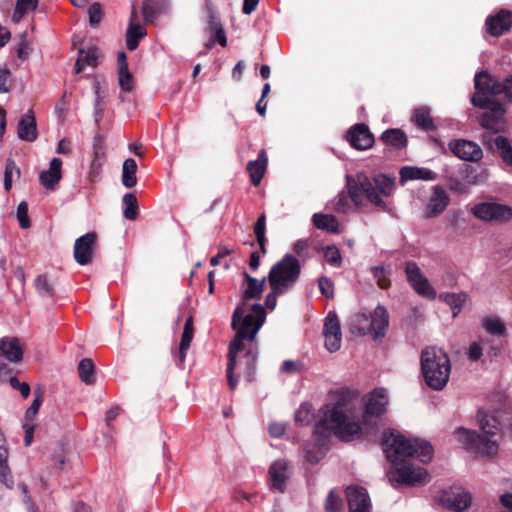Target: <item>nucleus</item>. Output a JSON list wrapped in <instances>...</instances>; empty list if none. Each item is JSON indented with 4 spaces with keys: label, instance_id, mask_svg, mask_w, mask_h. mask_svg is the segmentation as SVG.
<instances>
[{
    "label": "nucleus",
    "instance_id": "obj_1",
    "mask_svg": "<svg viewBox=\"0 0 512 512\" xmlns=\"http://www.w3.org/2000/svg\"><path fill=\"white\" fill-rule=\"evenodd\" d=\"M362 420L358 419L355 394L341 392L334 403L326 406L321 424L339 439L349 442L375 431L378 419L388 406L387 391L377 388L363 397Z\"/></svg>",
    "mask_w": 512,
    "mask_h": 512
},
{
    "label": "nucleus",
    "instance_id": "obj_2",
    "mask_svg": "<svg viewBox=\"0 0 512 512\" xmlns=\"http://www.w3.org/2000/svg\"><path fill=\"white\" fill-rule=\"evenodd\" d=\"M383 450L392 464L391 473L398 483L416 486L426 484L430 477L426 469L416 467L407 458H417L423 463L432 459L431 444L419 438H406L400 433L391 431L383 437Z\"/></svg>",
    "mask_w": 512,
    "mask_h": 512
},
{
    "label": "nucleus",
    "instance_id": "obj_3",
    "mask_svg": "<svg viewBox=\"0 0 512 512\" xmlns=\"http://www.w3.org/2000/svg\"><path fill=\"white\" fill-rule=\"evenodd\" d=\"M346 180L349 196L356 206L363 205L367 199L376 206L386 208L381 197L390 196L395 188L394 178L384 174H379L371 180L364 173H357L355 176L348 175Z\"/></svg>",
    "mask_w": 512,
    "mask_h": 512
},
{
    "label": "nucleus",
    "instance_id": "obj_4",
    "mask_svg": "<svg viewBox=\"0 0 512 512\" xmlns=\"http://www.w3.org/2000/svg\"><path fill=\"white\" fill-rule=\"evenodd\" d=\"M301 271L299 260L291 254L285 255L274 264L268 274V282L271 292L267 294L265 306L274 310L277 304V296L287 293L297 282Z\"/></svg>",
    "mask_w": 512,
    "mask_h": 512
},
{
    "label": "nucleus",
    "instance_id": "obj_5",
    "mask_svg": "<svg viewBox=\"0 0 512 512\" xmlns=\"http://www.w3.org/2000/svg\"><path fill=\"white\" fill-rule=\"evenodd\" d=\"M266 312L261 305H254L251 313L247 315L241 327L239 328L235 338L229 345L228 364H227V380L230 389L234 390L237 386L238 379L233 376V370L236 366V357L242 349V341L248 339L254 340L258 331L264 324Z\"/></svg>",
    "mask_w": 512,
    "mask_h": 512
},
{
    "label": "nucleus",
    "instance_id": "obj_6",
    "mask_svg": "<svg viewBox=\"0 0 512 512\" xmlns=\"http://www.w3.org/2000/svg\"><path fill=\"white\" fill-rule=\"evenodd\" d=\"M475 94L471 103L482 109L491 108L498 112L502 111L501 104L491 101L490 96L504 94L505 98L512 101V76L500 82L485 71L477 73L474 78Z\"/></svg>",
    "mask_w": 512,
    "mask_h": 512
},
{
    "label": "nucleus",
    "instance_id": "obj_7",
    "mask_svg": "<svg viewBox=\"0 0 512 512\" xmlns=\"http://www.w3.org/2000/svg\"><path fill=\"white\" fill-rule=\"evenodd\" d=\"M480 427L483 435L465 428H459L455 432L456 439L464 447L474 450L486 456H493L497 452V441L492 439L497 433L494 417L485 415L480 419Z\"/></svg>",
    "mask_w": 512,
    "mask_h": 512
},
{
    "label": "nucleus",
    "instance_id": "obj_8",
    "mask_svg": "<svg viewBox=\"0 0 512 512\" xmlns=\"http://www.w3.org/2000/svg\"><path fill=\"white\" fill-rule=\"evenodd\" d=\"M421 370L426 384L433 390H442L450 376L448 355L439 348L428 347L421 354Z\"/></svg>",
    "mask_w": 512,
    "mask_h": 512
},
{
    "label": "nucleus",
    "instance_id": "obj_9",
    "mask_svg": "<svg viewBox=\"0 0 512 512\" xmlns=\"http://www.w3.org/2000/svg\"><path fill=\"white\" fill-rule=\"evenodd\" d=\"M389 326V316L386 308L378 305L373 313L359 312L354 315L351 323L353 333L365 335L374 334V338L383 337Z\"/></svg>",
    "mask_w": 512,
    "mask_h": 512
},
{
    "label": "nucleus",
    "instance_id": "obj_10",
    "mask_svg": "<svg viewBox=\"0 0 512 512\" xmlns=\"http://www.w3.org/2000/svg\"><path fill=\"white\" fill-rule=\"evenodd\" d=\"M244 281L242 283L243 301L236 307L232 316V328L239 330L244 318L251 313L253 304L249 309L247 308L246 301L250 299H259L263 293L266 278L258 280L250 276L247 272H243Z\"/></svg>",
    "mask_w": 512,
    "mask_h": 512
},
{
    "label": "nucleus",
    "instance_id": "obj_11",
    "mask_svg": "<svg viewBox=\"0 0 512 512\" xmlns=\"http://www.w3.org/2000/svg\"><path fill=\"white\" fill-rule=\"evenodd\" d=\"M404 270L410 286L418 295L430 300L436 298L435 289L430 285L428 279L415 262H406Z\"/></svg>",
    "mask_w": 512,
    "mask_h": 512
},
{
    "label": "nucleus",
    "instance_id": "obj_12",
    "mask_svg": "<svg viewBox=\"0 0 512 512\" xmlns=\"http://www.w3.org/2000/svg\"><path fill=\"white\" fill-rule=\"evenodd\" d=\"M472 214L484 221H507L512 218V208L498 203L484 202L472 208Z\"/></svg>",
    "mask_w": 512,
    "mask_h": 512
},
{
    "label": "nucleus",
    "instance_id": "obj_13",
    "mask_svg": "<svg viewBox=\"0 0 512 512\" xmlns=\"http://www.w3.org/2000/svg\"><path fill=\"white\" fill-rule=\"evenodd\" d=\"M323 336L325 347L330 353L336 352L341 348V326L339 318L334 311H330L324 320Z\"/></svg>",
    "mask_w": 512,
    "mask_h": 512
},
{
    "label": "nucleus",
    "instance_id": "obj_14",
    "mask_svg": "<svg viewBox=\"0 0 512 512\" xmlns=\"http://www.w3.org/2000/svg\"><path fill=\"white\" fill-rule=\"evenodd\" d=\"M451 153L457 158L468 162H479L483 158L482 148L475 142L465 139H454L448 144Z\"/></svg>",
    "mask_w": 512,
    "mask_h": 512
},
{
    "label": "nucleus",
    "instance_id": "obj_15",
    "mask_svg": "<svg viewBox=\"0 0 512 512\" xmlns=\"http://www.w3.org/2000/svg\"><path fill=\"white\" fill-rule=\"evenodd\" d=\"M96 241L95 233H87L75 241L74 258L78 264L87 265L92 261Z\"/></svg>",
    "mask_w": 512,
    "mask_h": 512
},
{
    "label": "nucleus",
    "instance_id": "obj_16",
    "mask_svg": "<svg viewBox=\"0 0 512 512\" xmlns=\"http://www.w3.org/2000/svg\"><path fill=\"white\" fill-rule=\"evenodd\" d=\"M349 512H371V500L365 488L349 486L346 490Z\"/></svg>",
    "mask_w": 512,
    "mask_h": 512
},
{
    "label": "nucleus",
    "instance_id": "obj_17",
    "mask_svg": "<svg viewBox=\"0 0 512 512\" xmlns=\"http://www.w3.org/2000/svg\"><path fill=\"white\" fill-rule=\"evenodd\" d=\"M449 204V196L441 186H434L432 195L424 211L425 218H434L442 214Z\"/></svg>",
    "mask_w": 512,
    "mask_h": 512
},
{
    "label": "nucleus",
    "instance_id": "obj_18",
    "mask_svg": "<svg viewBox=\"0 0 512 512\" xmlns=\"http://www.w3.org/2000/svg\"><path fill=\"white\" fill-rule=\"evenodd\" d=\"M485 25L489 34L500 36L511 28L512 12L502 9L497 14L487 18Z\"/></svg>",
    "mask_w": 512,
    "mask_h": 512
},
{
    "label": "nucleus",
    "instance_id": "obj_19",
    "mask_svg": "<svg viewBox=\"0 0 512 512\" xmlns=\"http://www.w3.org/2000/svg\"><path fill=\"white\" fill-rule=\"evenodd\" d=\"M347 140L352 147L358 150H365L373 145L374 138L368 127L364 124H357L347 133Z\"/></svg>",
    "mask_w": 512,
    "mask_h": 512
},
{
    "label": "nucleus",
    "instance_id": "obj_20",
    "mask_svg": "<svg viewBox=\"0 0 512 512\" xmlns=\"http://www.w3.org/2000/svg\"><path fill=\"white\" fill-rule=\"evenodd\" d=\"M62 178V161L59 158H53L49 169L44 170L39 175L40 183L48 190H54Z\"/></svg>",
    "mask_w": 512,
    "mask_h": 512
},
{
    "label": "nucleus",
    "instance_id": "obj_21",
    "mask_svg": "<svg viewBox=\"0 0 512 512\" xmlns=\"http://www.w3.org/2000/svg\"><path fill=\"white\" fill-rule=\"evenodd\" d=\"M138 14L136 9L133 7L130 15V23L126 32V45L130 51L135 50L141 38L146 35V30L138 23Z\"/></svg>",
    "mask_w": 512,
    "mask_h": 512
},
{
    "label": "nucleus",
    "instance_id": "obj_22",
    "mask_svg": "<svg viewBox=\"0 0 512 512\" xmlns=\"http://www.w3.org/2000/svg\"><path fill=\"white\" fill-rule=\"evenodd\" d=\"M271 487L279 492H284L285 482L288 479V462L278 460L274 462L269 469Z\"/></svg>",
    "mask_w": 512,
    "mask_h": 512
},
{
    "label": "nucleus",
    "instance_id": "obj_23",
    "mask_svg": "<svg viewBox=\"0 0 512 512\" xmlns=\"http://www.w3.org/2000/svg\"><path fill=\"white\" fill-rule=\"evenodd\" d=\"M0 350L10 362H20L23 358V350L20 340L15 337H4L0 341Z\"/></svg>",
    "mask_w": 512,
    "mask_h": 512
},
{
    "label": "nucleus",
    "instance_id": "obj_24",
    "mask_svg": "<svg viewBox=\"0 0 512 512\" xmlns=\"http://www.w3.org/2000/svg\"><path fill=\"white\" fill-rule=\"evenodd\" d=\"M18 137L29 142L36 140V121L32 110H29L21 117L18 124Z\"/></svg>",
    "mask_w": 512,
    "mask_h": 512
},
{
    "label": "nucleus",
    "instance_id": "obj_25",
    "mask_svg": "<svg viewBox=\"0 0 512 512\" xmlns=\"http://www.w3.org/2000/svg\"><path fill=\"white\" fill-rule=\"evenodd\" d=\"M267 161L266 152L262 149L258 155V159L248 162L247 170L254 186H258L260 184L266 171Z\"/></svg>",
    "mask_w": 512,
    "mask_h": 512
},
{
    "label": "nucleus",
    "instance_id": "obj_26",
    "mask_svg": "<svg viewBox=\"0 0 512 512\" xmlns=\"http://www.w3.org/2000/svg\"><path fill=\"white\" fill-rule=\"evenodd\" d=\"M402 181L407 180H425L432 181L436 179V173L430 169L414 166H405L400 170Z\"/></svg>",
    "mask_w": 512,
    "mask_h": 512
},
{
    "label": "nucleus",
    "instance_id": "obj_27",
    "mask_svg": "<svg viewBox=\"0 0 512 512\" xmlns=\"http://www.w3.org/2000/svg\"><path fill=\"white\" fill-rule=\"evenodd\" d=\"M440 300L450 306L453 312V317H456L461 311L463 305L468 300V295L465 292L459 293H441L439 295Z\"/></svg>",
    "mask_w": 512,
    "mask_h": 512
},
{
    "label": "nucleus",
    "instance_id": "obj_28",
    "mask_svg": "<svg viewBox=\"0 0 512 512\" xmlns=\"http://www.w3.org/2000/svg\"><path fill=\"white\" fill-rule=\"evenodd\" d=\"M471 495L469 492L464 490H459L458 492L453 493L446 499L447 505L449 508L453 509L457 512H463L471 505Z\"/></svg>",
    "mask_w": 512,
    "mask_h": 512
},
{
    "label": "nucleus",
    "instance_id": "obj_29",
    "mask_svg": "<svg viewBox=\"0 0 512 512\" xmlns=\"http://www.w3.org/2000/svg\"><path fill=\"white\" fill-rule=\"evenodd\" d=\"M313 224L320 230H326L332 233L339 232V223L336 217L331 214L315 213L313 215Z\"/></svg>",
    "mask_w": 512,
    "mask_h": 512
},
{
    "label": "nucleus",
    "instance_id": "obj_30",
    "mask_svg": "<svg viewBox=\"0 0 512 512\" xmlns=\"http://www.w3.org/2000/svg\"><path fill=\"white\" fill-rule=\"evenodd\" d=\"M381 139L388 146L401 149L407 145V137L400 129H389L383 132Z\"/></svg>",
    "mask_w": 512,
    "mask_h": 512
},
{
    "label": "nucleus",
    "instance_id": "obj_31",
    "mask_svg": "<svg viewBox=\"0 0 512 512\" xmlns=\"http://www.w3.org/2000/svg\"><path fill=\"white\" fill-rule=\"evenodd\" d=\"M138 166L133 158H127L122 166V184L126 188H132L137 184V172Z\"/></svg>",
    "mask_w": 512,
    "mask_h": 512
},
{
    "label": "nucleus",
    "instance_id": "obj_32",
    "mask_svg": "<svg viewBox=\"0 0 512 512\" xmlns=\"http://www.w3.org/2000/svg\"><path fill=\"white\" fill-rule=\"evenodd\" d=\"M98 58V51L96 49L84 50L81 49L79 51V56L75 63L74 71L75 73H80L87 66H96Z\"/></svg>",
    "mask_w": 512,
    "mask_h": 512
},
{
    "label": "nucleus",
    "instance_id": "obj_33",
    "mask_svg": "<svg viewBox=\"0 0 512 512\" xmlns=\"http://www.w3.org/2000/svg\"><path fill=\"white\" fill-rule=\"evenodd\" d=\"M0 482L4 483L7 487H12L11 471L8 466V451L5 443L0 439Z\"/></svg>",
    "mask_w": 512,
    "mask_h": 512
},
{
    "label": "nucleus",
    "instance_id": "obj_34",
    "mask_svg": "<svg viewBox=\"0 0 512 512\" xmlns=\"http://www.w3.org/2000/svg\"><path fill=\"white\" fill-rule=\"evenodd\" d=\"M412 119L414 123L423 130L429 131L435 128L433 119L430 115V109L427 107H420L416 109Z\"/></svg>",
    "mask_w": 512,
    "mask_h": 512
},
{
    "label": "nucleus",
    "instance_id": "obj_35",
    "mask_svg": "<svg viewBox=\"0 0 512 512\" xmlns=\"http://www.w3.org/2000/svg\"><path fill=\"white\" fill-rule=\"evenodd\" d=\"M93 90L95 94V101H94V118L95 121L98 123L104 113L105 104L104 99L106 97V91L102 89L100 83L98 81H95L93 84Z\"/></svg>",
    "mask_w": 512,
    "mask_h": 512
},
{
    "label": "nucleus",
    "instance_id": "obj_36",
    "mask_svg": "<svg viewBox=\"0 0 512 512\" xmlns=\"http://www.w3.org/2000/svg\"><path fill=\"white\" fill-rule=\"evenodd\" d=\"M495 147L503 162L512 167V146L508 139L503 136H497L494 140Z\"/></svg>",
    "mask_w": 512,
    "mask_h": 512
},
{
    "label": "nucleus",
    "instance_id": "obj_37",
    "mask_svg": "<svg viewBox=\"0 0 512 512\" xmlns=\"http://www.w3.org/2000/svg\"><path fill=\"white\" fill-rule=\"evenodd\" d=\"M37 6L38 0H16L12 20L19 23L29 11L35 10Z\"/></svg>",
    "mask_w": 512,
    "mask_h": 512
},
{
    "label": "nucleus",
    "instance_id": "obj_38",
    "mask_svg": "<svg viewBox=\"0 0 512 512\" xmlns=\"http://www.w3.org/2000/svg\"><path fill=\"white\" fill-rule=\"evenodd\" d=\"M208 25L211 33L213 34V41L218 42L222 47L227 45V38L223 26L217 16H211L208 20Z\"/></svg>",
    "mask_w": 512,
    "mask_h": 512
},
{
    "label": "nucleus",
    "instance_id": "obj_39",
    "mask_svg": "<svg viewBox=\"0 0 512 512\" xmlns=\"http://www.w3.org/2000/svg\"><path fill=\"white\" fill-rule=\"evenodd\" d=\"M371 273L381 289H386L390 286V280L388 278L391 273L390 267L385 265L373 266L371 267Z\"/></svg>",
    "mask_w": 512,
    "mask_h": 512
},
{
    "label": "nucleus",
    "instance_id": "obj_40",
    "mask_svg": "<svg viewBox=\"0 0 512 512\" xmlns=\"http://www.w3.org/2000/svg\"><path fill=\"white\" fill-rule=\"evenodd\" d=\"M78 373L80 379L86 383L91 384L94 380V364L91 359H82L78 365Z\"/></svg>",
    "mask_w": 512,
    "mask_h": 512
},
{
    "label": "nucleus",
    "instance_id": "obj_41",
    "mask_svg": "<svg viewBox=\"0 0 512 512\" xmlns=\"http://www.w3.org/2000/svg\"><path fill=\"white\" fill-rule=\"evenodd\" d=\"M483 328L490 334L501 336L505 332V326L498 318L487 317L482 321Z\"/></svg>",
    "mask_w": 512,
    "mask_h": 512
},
{
    "label": "nucleus",
    "instance_id": "obj_42",
    "mask_svg": "<svg viewBox=\"0 0 512 512\" xmlns=\"http://www.w3.org/2000/svg\"><path fill=\"white\" fill-rule=\"evenodd\" d=\"M20 176V170L16 166L15 162L11 159L6 161L5 173H4V187L7 191L12 188L13 179Z\"/></svg>",
    "mask_w": 512,
    "mask_h": 512
},
{
    "label": "nucleus",
    "instance_id": "obj_43",
    "mask_svg": "<svg viewBox=\"0 0 512 512\" xmlns=\"http://www.w3.org/2000/svg\"><path fill=\"white\" fill-rule=\"evenodd\" d=\"M123 203L126 206L123 211L124 217L129 220H134L138 214L136 197L131 193L125 194L123 197Z\"/></svg>",
    "mask_w": 512,
    "mask_h": 512
},
{
    "label": "nucleus",
    "instance_id": "obj_44",
    "mask_svg": "<svg viewBox=\"0 0 512 512\" xmlns=\"http://www.w3.org/2000/svg\"><path fill=\"white\" fill-rule=\"evenodd\" d=\"M265 228H266V218H265V215H261L258 218L257 222L255 223L254 233L256 235L257 242L259 243L262 253L266 252V250H265V242H266Z\"/></svg>",
    "mask_w": 512,
    "mask_h": 512
},
{
    "label": "nucleus",
    "instance_id": "obj_45",
    "mask_svg": "<svg viewBox=\"0 0 512 512\" xmlns=\"http://www.w3.org/2000/svg\"><path fill=\"white\" fill-rule=\"evenodd\" d=\"M105 150H106V147H105L104 138L101 135L95 136L94 142H93L92 161L104 163Z\"/></svg>",
    "mask_w": 512,
    "mask_h": 512
},
{
    "label": "nucleus",
    "instance_id": "obj_46",
    "mask_svg": "<svg viewBox=\"0 0 512 512\" xmlns=\"http://www.w3.org/2000/svg\"><path fill=\"white\" fill-rule=\"evenodd\" d=\"M118 80L123 91H132L134 87V79L128 68L123 67V70H118Z\"/></svg>",
    "mask_w": 512,
    "mask_h": 512
},
{
    "label": "nucleus",
    "instance_id": "obj_47",
    "mask_svg": "<svg viewBox=\"0 0 512 512\" xmlns=\"http://www.w3.org/2000/svg\"><path fill=\"white\" fill-rule=\"evenodd\" d=\"M194 332L191 331H184L181 336L180 346H179V362L180 364L184 363L186 358V352L190 347V344L193 339Z\"/></svg>",
    "mask_w": 512,
    "mask_h": 512
},
{
    "label": "nucleus",
    "instance_id": "obj_48",
    "mask_svg": "<svg viewBox=\"0 0 512 512\" xmlns=\"http://www.w3.org/2000/svg\"><path fill=\"white\" fill-rule=\"evenodd\" d=\"M480 124L482 127L490 129L493 132H498L500 130L499 117L493 113L483 114L480 120Z\"/></svg>",
    "mask_w": 512,
    "mask_h": 512
},
{
    "label": "nucleus",
    "instance_id": "obj_49",
    "mask_svg": "<svg viewBox=\"0 0 512 512\" xmlns=\"http://www.w3.org/2000/svg\"><path fill=\"white\" fill-rule=\"evenodd\" d=\"M35 286L38 293L42 296H52L54 289L45 275H40L35 280Z\"/></svg>",
    "mask_w": 512,
    "mask_h": 512
},
{
    "label": "nucleus",
    "instance_id": "obj_50",
    "mask_svg": "<svg viewBox=\"0 0 512 512\" xmlns=\"http://www.w3.org/2000/svg\"><path fill=\"white\" fill-rule=\"evenodd\" d=\"M324 258L330 265L336 267L341 266L342 258L340 255V251L335 246H328L324 249Z\"/></svg>",
    "mask_w": 512,
    "mask_h": 512
},
{
    "label": "nucleus",
    "instance_id": "obj_51",
    "mask_svg": "<svg viewBox=\"0 0 512 512\" xmlns=\"http://www.w3.org/2000/svg\"><path fill=\"white\" fill-rule=\"evenodd\" d=\"M31 51L32 49L30 46V42L27 39V36L25 34H22L19 42L16 45L17 57L21 60H26L29 57Z\"/></svg>",
    "mask_w": 512,
    "mask_h": 512
},
{
    "label": "nucleus",
    "instance_id": "obj_52",
    "mask_svg": "<svg viewBox=\"0 0 512 512\" xmlns=\"http://www.w3.org/2000/svg\"><path fill=\"white\" fill-rule=\"evenodd\" d=\"M313 418V414L311 413L310 407L308 405H301L298 410L295 412V419L297 422L302 425H307Z\"/></svg>",
    "mask_w": 512,
    "mask_h": 512
},
{
    "label": "nucleus",
    "instance_id": "obj_53",
    "mask_svg": "<svg viewBox=\"0 0 512 512\" xmlns=\"http://www.w3.org/2000/svg\"><path fill=\"white\" fill-rule=\"evenodd\" d=\"M17 218L21 228L27 229L30 227V220L28 217V205L26 202H21L17 207Z\"/></svg>",
    "mask_w": 512,
    "mask_h": 512
},
{
    "label": "nucleus",
    "instance_id": "obj_54",
    "mask_svg": "<svg viewBox=\"0 0 512 512\" xmlns=\"http://www.w3.org/2000/svg\"><path fill=\"white\" fill-rule=\"evenodd\" d=\"M342 507V500L334 494L333 491H330L326 502L325 509L327 512H339Z\"/></svg>",
    "mask_w": 512,
    "mask_h": 512
},
{
    "label": "nucleus",
    "instance_id": "obj_55",
    "mask_svg": "<svg viewBox=\"0 0 512 512\" xmlns=\"http://www.w3.org/2000/svg\"><path fill=\"white\" fill-rule=\"evenodd\" d=\"M11 72L5 67H0V93H7L11 88Z\"/></svg>",
    "mask_w": 512,
    "mask_h": 512
},
{
    "label": "nucleus",
    "instance_id": "obj_56",
    "mask_svg": "<svg viewBox=\"0 0 512 512\" xmlns=\"http://www.w3.org/2000/svg\"><path fill=\"white\" fill-rule=\"evenodd\" d=\"M8 380L12 388L18 390L24 398H27L30 395L31 388L28 383L20 382L15 376H10Z\"/></svg>",
    "mask_w": 512,
    "mask_h": 512
},
{
    "label": "nucleus",
    "instance_id": "obj_57",
    "mask_svg": "<svg viewBox=\"0 0 512 512\" xmlns=\"http://www.w3.org/2000/svg\"><path fill=\"white\" fill-rule=\"evenodd\" d=\"M318 286L320 292L327 298H333L334 297V284L333 282L328 279L327 277H321L318 280Z\"/></svg>",
    "mask_w": 512,
    "mask_h": 512
},
{
    "label": "nucleus",
    "instance_id": "obj_58",
    "mask_svg": "<svg viewBox=\"0 0 512 512\" xmlns=\"http://www.w3.org/2000/svg\"><path fill=\"white\" fill-rule=\"evenodd\" d=\"M41 404H42V395H41V393H38V394H36L32 404L27 408V410L25 412V418H26L27 422L33 420L36 417Z\"/></svg>",
    "mask_w": 512,
    "mask_h": 512
},
{
    "label": "nucleus",
    "instance_id": "obj_59",
    "mask_svg": "<svg viewBox=\"0 0 512 512\" xmlns=\"http://www.w3.org/2000/svg\"><path fill=\"white\" fill-rule=\"evenodd\" d=\"M89 22L92 26H96L100 23L102 19V8L99 3H93L89 9Z\"/></svg>",
    "mask_w": 512,
    "mask_h": 512
},
{
    "label": "nucleus",
    "instance_id": "obj_60",
    "mask_svg": "<svg viewBox=\"0 0 512 512\" xmlns=\"http://www.w3.org/2000/svg\"><path fill=\"white\" fill-rule=\"evenodd\" d=\"M103 164L104 163H102V162H97V161L91 160L89 172H88V179L90 182L97 181V179L99 178V176L102 172Z\"/></svg>",
    "mask_w": 512,
    "mask_h": 512
},
{
    "label": "nucleus",
    "instance_id": "obj_61",
    "mask_svg": "<svg viewBox=\"0 0 512 512\" xmlns=\"http://www.w3.org/2000/svg\"><path fill=\"white\" fill-rule=\"evenodd\" d=\"M447 184H448L449 189L453 192H456L459 194H463V193L467 192L466 185L461 180H459L457 178H454V177L448 178Z\"/></svg>",
    "mask_w": 512,
    "mask_h": 512
},
{
    "label": "nucleus",
    "instance_id": "obj_62",
    "mask_svg": "<svg viewBox=\"0 0 512 512\" xmlns=\"http://www.w3.org/2000/svg\"><path fill=\"white\" fill-rule=\"evenodd\" d=\"M483 354V348L481 343L479 342H473L470 344L468 349V358L471 361H477L481 358Z\"/></svg>",
    "mask_w": 512,
    "mask_h": 512
},
{
    "label": "nucleus",
    "instance_id": "obj_63",
    "mask_svg": "<svg viewBox=\"0 0 512 512\" xmlns=\"http://www.w3.org/2000/svg\"><path fill=\"white\" fill-rule=\"evenodd\" d=\"M23 429L25 431V446H29L33 442L35 426L32 423L26 422L23 424Z\"/></svg>",
    "mask_w": 512,
    "mask_h": 512
},
{
    "label": "nucleus",
    "instance_id": "obj_64",
    "mask_svg": "<svg viewBox=\"0 0 512 512\" xmlns=\"http://www.w3.org/2000/svg\"><path fill=\"white\" fill-rule=\"evenodd\" d=\"M269 434L274 437L278 438L281 437L285 432V425L283 423H272L269 425Z\"/></svg>",
    "mask_w": 512,
    "mask_h": 512
}]
</instances>
